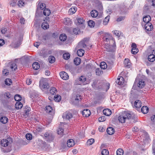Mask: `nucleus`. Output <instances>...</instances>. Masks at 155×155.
<instances>
[{
	"instance_id": "1",
	"label": "nucleus",
	"mask_w": 155,
	"mask_h": 155,
	"mask_svg": "<svg viewBox=\"0 0 155 155\" xmlns=\"http://www.w3.org/2000/svg\"><path fill=\"white\" fill-rule=\"evenodd\" d=\"M118 120L120 122L124 123L127 120H130L132 123H136L138 121L137 116L130 111H124L120 115Z\"/></svg>"
},
{
	"instance_id": "2",
	"label": "nucleus",
	"mask_w": 155,
	"mask_h": 155,
	"mask_svg": "<svg viewBox=\"0 0 155 155\" xmlns=\"http://www.w3.org/2000/svg\"><path fill=\"white\" fill-rule=\"evenodd\" d=\"M13 142L12 139L10 137H8L6 139H3L0 142L2 147H6L10 145Z\"/></svg>"
},
{
	"instance_id": "3",
	"label": "nucleus",
	"mask_w": 155,
	"mask_h": 155,
	"mask_svg": "<svg viewBox=\"0 0 155 155\" xmlns=\"http://www.w3.org/2000/svg\"><path fill=\"white\" fill-rule=\"evenodd\" d=\"M44 135V139L48 142L52 141L54 138V135L51 132H46Z\"/></svg>"
},
{
	"instance_id": "4",
	"label": "nucleus",
	"mask_w": 155,
	"mask_h": 155,
	"mask_svg": "<svg viewBox=\"0 0 155 155\" xmlns=\"http://www.w3.org/2000/svg\"><path fill=\"white\" fill-rule=\"evenodd\" d=\"M82 97L79 94L77 95L73 98V104L74 105H77L78 104L80 101H81Z\"/></svg>"
},
{
	"instance_id": "5",
	"label": "nucleus",
	"mask_w": 155,
	"mask_h": 155,
	"mask_svg": "<svg viewBox=\"0 0 155 155\" xmlns=\"http://www.w3.org/2000/svg\"><path fill=\"white\" fill-rule=\"evenodd\" d=\"M62 117L64 119L70 120L72 118L73 115L72 113L67 111L63 114Z\"/></svg>"
},
{
	"instance_id": "6",
	"label": "nucleus",
	"mask_w": 155,
	"mask_h": 155,
	"mask_svg": "<svg viewBox=\"0 0 155 155\" xmlns=\"http://www.w3.org/2000/svg\"><path fill=\"white\" fill-rule=\"evenodd\" d=\"M22 39L19 38L18 41L13 42L11 44V46L14 48H18L21 44Z\"/></svg>"
},
{
	"instance_id": "7",
	"label": "nucleus",
	"mask_w": 155,
	"mask_h": 155,
	"mask_svg": "<svg viewBox=\"0 0 155 155\" xmlns=\"http://www.w3.org/2000/svg\"><path fill=\"white\" fill-rule=\"evenodd\" d=\"M97 80H95L94 81L93 84L92 85V86L95 89H101L102 88V86L101 84L99 83V85H98L97 84Z\"/></svg>"
},
{
	"instance_id": "8",
	"label": "nucleus",
	"mask_w": 155,
	"mask_h": 155,
	"mask_svg": "<svg viewBox=\"0 0 155 155\" xmlns=\"http://www.w3.org/2000/svg\"><path fill=\"white\" fill-rule=\"evenodd\" d=\"M60 75L61 78L64 80H68L69 78V76L65 72L62 71L60 72Z\"/></svg>"
},
{
	"instance_id": "9",
	"label": "nucleus",
	"mask_w": 155,
	"mask_h": 155,
	"mask_svg": "<svg viewBox=\"0 0 155 155\" xmlns=\"http://www.w3.org/2000/svg\"><path fill=\"white\" fill-rule=\"evenodd\" d=\"M115 45L108 46L105 48L106 50L108 52H113L115 51Z\"/></svg>"
},
{
	"instance_id": "10",
	"label": "nucleus",
	"mask_w": 155,
	"mask_h": 155,
	"mask_svg": "<svg viewBox=\"0 0 155 155\" xmlns=\"http://www.w3.org/2000/svg\"><path fill=\"white\" fill-rule=\"evenodd\" d=\"M40 86L41 89H48L49 87L48 83L46 82L40 81Z\"/></svg>"
},
{
	"instance_id": "11",
	"label": "nucleus",
	"mask_w": 155,
	"mask_h": 155,
	"mask_svg": "<svg viewBox=\"0 0 155 155\" xmlns=\"http://www.w3.org/2000/svg\"><path fill=\"white\" fill-rule=\"evenodd\" d=\"M145 29L147 31H151L153 28L152 25L150 23H147L145 24Z\"/></svg>"
},
{
	"instance_id": "12",
	"label": "nucleus",
	"mask_w": 155,
	"mask_h": 155,
	"mask_svg": "<svg viewBox=\"0 0 155 155\" xmlns=\"http://www.w3.org/2000/svg\"><path fill=\"white\" fill-rule=\"evenodd\" d=\"M90 110L88 109L84 110L82 112V114L84 117H88L90 115Z\"/></svg>"
},
{
	"instance_id": "13",
	"label": "nucleus",
	"mask_w": 155,
	"mask_h": 155,
	"mask_svg": "<svg viewBox=\"0 0 155 155\" xmlns=\"http://www.w3.org/2000/svg\"><path fill=\"white\" fill-rule=\"evenodd\" d=\"M46 111L50 114H52L54 113V110L52 109L51 106L50 105L46 106Z\"/></svg>"
},
{
	"instance_id": "14",
	"label": "nucleus",
	"mask_w": 155,
	"mask_h": 155,
	"mask_svg": "<svg viewBox=\"0 0 155 155\" xmlns=\"http://www.w3.org/2000/svg\"><path fill=\"white\" fill-rule=\"evenodd\" d=\"M124 79L123 77H122L118 78L117 80L116 81V83H117L119 85H122L124 84Z\"/></svg>"
},
{
	"instance_id": "15",
	"label": "nucleus",
	"mask_w": 155,
	"mask_h": 155,
	"mask_svg": "<svg viewBox=\"0 0 155 155\" xmlns=\"http://www.w3.org/2000/svg\"><path fill=\"white\" fill-rule=\"evenodd\" d=\"M124 66L127 68H130L131 66V63L128 59H125L124 61Z\"/></svg>"
},
{
	"instance_id": "16",
	"label": "nucleus",
	"mask_w": 155,
	"mask_h": 155,
	"mask_svg": "<svg viewBox=\"0 0 155 155\" xmlns=\"http://www.w3.org/2000/svg\"><path fill=\"white\" fill-rule=\"evenodd\" d=\"M104 115L107 116H109L111 115V110L108 109H105L103 111Z\"/></svg>"
},
{
	"instance_id": "17",
	"label": "nucleus",
	"mask_w": 155,
	"mask_h": 155,
	"mask_svg": "<svg viewBox=\"0 0 155 155\" xmlns=\"http://www.w3.org/2000/svg\"><path fill=\"white\" fill-rule=\"evenodd\" d=\"M145 85V82L142 79H140L137 84L138 87L140 88H142Z\"/></svg>"
},
{
	"instance_id": "18",
	"label": "nucleus",
	"mask_w": 155,
	"mask_h": 155,
	"mask_svg": "<svg viewBox=\"0 0 155 155\" xmlns=\"http://www.w3.org/2000/svg\"><path fill=\"white\" fill-rule=\"evenodd\" d=\"M64 24L66 25H71L72 23V21L69 18H65L64 19Z\"/></svg>"
},
{
	"instance_id": "19",
	"label": "nucleus",
	"mask_w": 155,
	"mask_h": 155,
	"mask_svg": "<svg viewBox=\"0 0 155 155\" xmlns=\"http://www.w3.org/2000/svg\"><path fill=\"white\" fill-rule=\"evenodd\" d=\"M141 101L139 100H136L134 103V106L137 108H140L141 107Z\"/></svg>"
},
{
	"instance_id": "20",
	"label": "nucleus",
	"mask_w": 155,
	"mask_h": 155,
	"mask_svg": "<svg viewBox=\"0 0 155 155\" xmlns=\"http://www.w3.org/2000/svg\"><path fill=\"white\" fill-rule=\"evenodd\" d=\"M67 145L69 147H72L74 145V140L72 139L68 140L67 142Z\"/></svg>"
},
{
	"instance_id": "21",
	"label": "nucleus",
	"mask_w": 155,
	"mask_h": 155,
	"mask_svg": "<svg viewBox=\"0 0 155 155\" xmlns=\"http://www.w3.org/2000/svg\"><path fill=\"white\" fill-rule=\"evenodd\" d=\"M151 18L149 15L145 16L143 18V20L144 22L146 23H150L149 21L151 20Z\"/></svg>"
},
{
	"instance_id": "22",
	"label": "nucleus",
	"mask_w": 155,
	"mask_h": 155,
	"mask_svg": "<svg viewBox=\"0 0 155 155\" xmlns=\"http://www.w3.org/2000/svg\"><path fill=\"white\" fill-rule=\"evenodd\" d=\"M107 131L109 135H112L114 133V130L113 127H110L107 128Z\"/></svg>"
},
{
	"instance_id": "23",
	"label": "nucleus",
	"mask_w": 155,
	"mask_h": 155,
	"mask_svg": "<svg viewBox=\"0 0 155 155\" xmlns=\"http://www.w3.org/2000/svg\"><path fill=\"white\" fill-rule=\"evenodd\" d=\"M45 7V5L44 3L39 2L37 7V9L42 10Z\"/></svg>"
},
{
	"instance_id": "24",
	"label": "nucleus",
	"mask_w": 155,
	"mask_h": 155,
	"mask_svg": "<svg viewBox=\"0 0 155 155\" xmlns=\"http://www.w3.org/2000/svg\"><path fill=\"white\" fill-rule=\"evenodd\" d=\"M23 106L22 104L20 102H16L15 105V107L17 109H21Z\"/></svg>"
},
{
	"instance_id": "25",
	"label": "nucleus",
	"mask_w": 155,
	"mask_h": 155,
	"mask_svg": "<svg viewBox=\"0 0 155 155\" xmlns=\"http://www.w3.org/2000/svg\"><path fill=\"white\" fill-rule=\"evenodd\" d=\"M148 60L151 62H153L155 60V56L153 54L149 55L148 57Z\"/></svg>"
},
{
	"instance_id": "26",
	"label": "nucleus",
	"mask_w": 155,
	"mask_h": 155,
	"mask_svg": "<svg viewBox=\"0 0 155 155\" xmlns=\"http://www.w3.org/2000/svg\"><path fill=\"white\" fill-rule=\"evenodd\" d=\"M76 20L77 21V25H83L84 24V20L81 18H77Z\"/></svg>"
},
{
	"instance_id": "27",
	"label": "nucleus",
	"mask_w": 155,
	"mask_h": 155,
	"mask_svg": "<svg viewBox=\"0 0 155 155\" xmlns=\"http://www.w3.org/2000/svg\"><path fill=\"white\" fill-rule=\"evenodd\" d=\"M149 110V108L147 107L143 106L142 107L141 109V111L143 114L147 113Z\"/></svg>"
},
{
	"instance_id": "28",
	"label": "nucleus",
	"mask_w": 155,
	"mask_h": 155,
	"mask_svg": "<svg viewBox=\"0 0 155 155\" xmlns=\"http://www.w3.org/2000/svg\"><path fill=\"white\" fill-rule=\"evenodd\" d=\"M43 13L45 16H48L51 13L50 10L48 8H45L44 10Z\"/></svg>"
},
{
	"instance_id": "29",
	"label": "nucleus",
	"mask_w": 155,
	"mask_h": 155,
	"mask_svg": "<svg viewBox=\"0 0 155 155\" xmlns=\"http://www.w3.org/2000/svg\"><path fill=\"white\" fill-rule=\"evenodd\" d=\"M84 50L82 49H80L77 51V55L80 57L82 56L84 54Z\"/></svg>"
},
{
	"instance_id": "30",
	"label": "nucleus",
	"mask_w": 155,
	"mask_h": 155,
	"mask_svg": "<svg viewBox=\"0 0 155 155\" xmlns=\"http://www.w3.org/2000/svg\"><path fill=\"white\" fill-rule=\"evenodd\" d=\"M33 69L35 70L38 69L40 68L39 64L37 62L34 63L32 65Z\"/></svg>"
},
{
	"instance_id": "31",
	"label": "nucleus",
	"mask_w": 155,
	"mask_h": 155,
	"mask_svg": "<svg viewBox=\"0 0 155 155\" xmlns=\"http://www.w3.org/2000/svg\"><path fill=\"white\" fill-rule=\"evenodd\" d=\"M91 15L92 17H96L98 15V12L95 10H92L91 12Z\"/></svg>"
},
{
	"instance_id": "32",
	"label": "nucleus",
	"mask_w": 155,
	"mask_h": 155,
	"mask_svg": "<svg viewBox=\"0 0 155 155\" xmlns=\"http://www.w3.org/2000/svg\"><path fill=\"white\" fill-rule=\"evenodd\" d=\"M110 18V16L109 15H108L105 18L103 21L104 25H106L107 24L109 21Z\"/></svg>"
},
{
	"instance_id": "33",
	"label": "nucleus",
	"mask_w": 155,
	"mask_h": 155,
	"mask_svg": "<svg viewBox=\"0 0 155 155\" xmlns=\"http://www.w3.org/2000/svg\"><path fill=\"white\" fill-rule=\"evenodd\" d=\"M74 62L75 65H79L81 62V59L79 58H76L74 59Z\"/></svg>"
},
{
	"instance_id": "34",
	"label": "nucleus",
	"mask_w": 155,
	"mask_h": 155,
	"mask_svg": "<svg viewBox=\"0 0 155 155\" xmlns=\"http://www.w3.org/2000/svg\"><path fill=\"white\" fill-rule=\"evenodd\" d=\"M49 62L50 63H54L55 61V58L53 56H50L48 58Z\"/></svg>"
},
{
	"instance_id": "35",
	"label": "nucleus",
	"mask_w": 155,
	"mask_h": 155,
	"mask_svg": "<svg viewBox=\"0 0 155 155\" xmlns=\"http://www.w3.org/2000/svg\"><path fill=\"white\" fill-rule=\"evenodd\" d=\"M5 84L7 85H10L12 83V81L11 79L9 78L6 79L5 81Z\"/></svg>"
},
{
	"instance_id": "36",
	"label": "nucleus",
	"mask_w": 155,
	"mask_h": 155,
	"mask_svg": "<svg viewBox=\"0 0 155 155\" xmlns=\"http://www.w3.org/2000/svg\"><path fill=\"white\" fill-rule=\"evenodd\" d=\"M66 38L67 36L65 34H62L60 35L59 37V39L60 40L63 41L66 40Z\"/></svg>"
},
{
	"instance_id": "37",
	"label": "nucleus",
	"mask_w": 155,
	"mask_h": 155,
	"mask_svg": "<svg viewBox=\"0 0 155 155\" xmlns=\"http://www.w3.org/2000/svg\"><path fill=\"white\" fill-rule=\"evenodd\" d=\"M8 119L5 117H2L0 119L1 122L3 124H6L8 121Z\"/></svg>"
},
{
	"instance_id": "38",
	"label": "nucleus",
	"mask_w": 155,
	"mask_h": 155,
	"mask_svg": "<svg viewBox=\"0 0 155 155\" xmlns=\"http://www.w3.org/2000/svg\"><path fill=\"white\" fill-rule=\"evenodd\" d=\"M77 10V8L75 7H72L69 10V12L70 14H72L75 12Z\"/></svg>"
},
{
	"instance_id": "39",
	"label": "nucleus",
	"mask_w": 155,
	"mask_h": 155,
	"mask_svg": "<svg viewBox=\"0 0 155 155\" xmlns=\"http://www.w3.org/2000/svg\"><path fill=\"white\" fill-rule=\"evenodd\" d=\"M58 134L61 135L62 136L64 134V130L61 127L59 128L58 130Z\"/></svg>"
},
{
	"instance_id": "40",
	"label": "nucleus",
	"mask_w": 155,
	"mask_h": 155,
	"mask_svg": "<svg viewBox=\"0 0 155 155\" xmlns=\"http://www.w3.org/2000/svg\"><path fill=\"white\" fill-rule=\"evenodd\" d=\"M100 66L101 69H105L107 68V64L104 62H102L100 63Z\"/></svg>"
},
{
	"instance_id": "41",
	"label": "nucleus",
	"mask_w": 155,
	"mask_h": 155,
	"mask_svg": "<svg viewBox=\"0 0 155 155\" xmlns=\"http://www.w3.org/2000/svg\"><path fill=\"white\" fill-rule=\"evenodd\" d=\"M70 54L69 53H65L63 54V58L65 60H68L70 58Z\"/></svg>"
},
{
	"instance_id": "42",
	"label": "nucleus",
	"mask_w": 155,
	"mask_h": 155,
	"mask_svg": "<svg viewBox=\"0 0 155 155\" xmlns=\"http://www.w3.org/2000/svg\"><path fill=\"white\" fill-rule=\"evenodd\" d=\"M124 153L123 150L121 148L118 149L116 152L117 155H123Z\"/></svg>"
},
{
	"instance_id": "43",
	"label": "nucleus",
	"mask_w": 155,
	"mask_h": 155,
	"mask_svg": "<svg viewBox=\"0 0 155 155\" xmlns=\"http://www.w3.org/2000/svg\"><path fill=\"white\" fill-rule=\"evenodd\" d=\"M10 68L12 71H15L17 69V66L16 64L14 63L11 64Z\"/></svg>"
},
{
	"instance_id": "44",
	"label": "nucleus",
	"mask_w": 155,
	"mask_h": 155,
	"mask_svg": "<svg viewBox=\"0 0 155 155\" xmlns=\"http://www.w3.org/2000/svg\"><path fill=\"white\" fill-rule=\"evenodd\" d=\"M78 46L80 48H85L86 47V45L85 43L84 42V41H81L79 42L78 44Z\"/></svg>"
},
{
	"instance_id": "45",
	"label": "nucleus",
	"mask_w": 155,
	"mask_h": 155,
	"mask_svg": "<svg viewBox=\"0 0 155 155\" xmlns=\"http://www.w3.org/2000/svg\"><path fill=\"white\" fill-rule=\"evenodd\" d=\"M61 97L60 96L58 95H55L54 97V100L55 101L59 102L61 100Z\"/></svg>"
},
{
	"instance_id": "46",
	"label": "nucleus",
	"mask_w": 155,
	"mask_h": 155,
	"mask_svg": "<svg viewBox=\"0 0 155 155\" xmlns=\"http://www.w3.org/2000/svg\"><path fill=\"white\" fill-rule=\"evenodd\" d=\"M49 25L47 23L43 22L41 25L42 28L44 29H46L48 28Z\"/></svg>"
},
{
	"instance_id": "47",
	"label": "nucleus",
	"mask_w": 155,
	"mask_h": 155,
	"mask_svg": "<svg viewBox=\"0 0 155 155\" xmlns=\"http://www.w3.org/2000/svg\"><path fill=\"white\" fill-rule=\"evenodd\" d=\"M95 72L96 75L98 76L103 73L101 69L99 68H97L96 69Z\"/></svg>"
},
{
	"instance_id": "48",
	"label": "nucleus",
	"mask_w": 155,
	"mask_h": 155,
	"mask_svg": "<svg viewBox=\"0 0 155 155\" xmlns=\"http://www.w3.org/2000/svg\"><path fill=\"white\" fill-rule=\"evenodd\" d=\"M14 99L15 101L19 102L21 100V97L19 95L16 94L14 97Z\"/></svg>"
},
{
	"instance_id": "49",
	"label": "nucleus",
	"mask_w": 155,
	"mask_h": 155,
	"mask_svg": "<svg viewBox=\"0 0 155 155\" xmlns=\"http://www.w3.org/2000/svg\"><path fill=\"white\" fill-rule=\"evenodd\" d=\"M31 108L30 107H28L27 106H26L25 108H24V111L25 112V114H29V113L30 111Z\"/></svg>"
},
{
	"instance_id": "50",
	"label": "nucleus",
	"mask_w": 155,
	"mask_h": 155,
	"mask_svg": "<svg viewBox=\"0 0 155 155\" xmlns=\"http://www.w3.org/2000/svg\"><path fill=\"white\" fill-rule=\"evenodd\" d=\"M109 151L106 149H104L102 151L101 154L102 155H108Z\"/></svg>"
},
{
	"instance_id": "51",
	"label": "nucleus",
	"mask_w": 155,
	"mask_h": 155,
	"mask_svg": "<svg viewBox=\"0 0 155 155\" xmlns=\"http://www.w3.org/2000/svg\"><path fill=\"white\" fill-rule=\"evenodd\" d=\"M88 25L91 27H94L95 25L94 22L92 20H90L88 21Z\"/></svg>"
},
{
	"instance_id": "52",
	"label": "nucleus",
	"mask_w": 155,
	"mask_h": 155,
	"mask_svg": "<svg viewBox=\"0 0 155 155\" xmlns=\"http://www.w3.org/2000/svg\"><path fill=\"white\" fill-rule=\"evenodd\" d=\"M25 3L22 0H20L18 2V5L19 7H22L25 5Z\"/></svg>"
},
{
	"instance_id": "53",
	"label": "nucleus",
	"mask_w": 155,
	"mask_h": 155,
	"mask_svg": "<svg viewBox=\"0 0 155 155\" xmlns=\"http://www.w3.org/2000/svg\"><path fill=\"white\" fill-rule=\"evenodd\" d=\"M25 137L26 139L28 140H31L32 139V135L29 133L25 135Z\"/></svg>"
},
{
	"instance_id": "54",
	"label": "nucleus",
	"mask_w": 155,
	"mask_h": 155,
	"mask_svg": "<svg viewBox=\"0 0 155 155\" xmlns=\"http://www.w3.org/2000/svg\"><path fill=\"white\" fill-rule=\"evenodd\" d=\"M94 142V139H89L87 142L88 145H91Z\"/></svg>"
},
{
	"instance_id": "55",
	"label": "nucleus",
	"mask_w": 155,
	"mask_h": 155,
	"mask_svg": "<svg viewBox=\"0 0 155 155\" xmlns=\"http://www.w3.org/2000/svg\"><path fill=\"white\" fill-rule=\"evenodd\" d=\"M56 91H57V90L54 87H51L50 90V93L53 95L54 94Z\"/></svg>"
},
{
	"instance_id": "56",
	"label": "nucleus",
	"mask_w": 155,
	"mask_h": 155,
	"mask_svg": "<svg viewBox=\"0 0 155 155\" xmlns=\"http://www.w3.org/2000/svg\"><path fill=\"white\" fill-rule=\"evenodd\" d=\"M105 117L104 116H101L98 119V120L100 122H103L105 121Z\"/></svg>"
},
{
	"instance_id": "57",
	"label": "nucleus",
	"mask_w": 155,
	"mask_h": 155,
	"mask_svg": "<svg viewBox=\"0 0 155 155\" xmlns=\"http://www.w3.org/2000/svg\"><path fill=\"white\" fill-rule=\"evenodd\" d=\"M113 34L115 35L116 36H117L118 37L120 36V34L119 31L118 30H115L113 31Z\"/></svg>"
},
{
	"instance_id": "58",
	"label": "nucleus",
	"mask_w": 155,
	"mask_h": 155,
	"mask_svg": "<svg viewBox=\"0 0 155 155\" xmlns=\"http://www.w3.org/2000/svg\"><path fill=\"white\" fill-rule=\"evenodd\" d=\"M124 16H120L117 18V22H120L123 20H124Z\"/></svg>"
},
{
	"instance_id": "59",
	"label": "nucleus",
	"mask_w": 155,
	"mask_h": 155,
	"mask_svg": "<svg viewBox=\"0 0 155 155\" xmlns=\"http://www.w3.org/2000/svg\"><path fill=\"white\" fill-rule=\"evenodd\" d=\"M138 51L139 50L138 49H136L135 50H131V52L132 54H135L137 53Z\"/></svg>"
},
{
	"instance_id": "60",
	"label": "nucleus",
	"mask_w": 155,
	"mask_h": 155,
	"mask_svg": "<svg viewBox=\"0 0 155 155\" xmlns=\"http://www.w3.org/2000/svg\"><path fill=\"white\" fill-rule=\"evenodd\" d=\"M86 78L84 77L83 76H81L79 78V80L80 81H81L82 82H84L86 81Z\"/></svg>"
},
{
	"instance_id": "61",
	"label": "nucleus",
	"mask_w": 155,
	"mask_h": 155,
	"mask_svg": "<svg viewBox=\"0 0 155 155\" xmlns=\"http://www.w3.org/2000/svg\"><path fill=\"white\" fill-rule=\"evenodd\" d=\"M131 47L132 48L131 50H135V49H137L136 44L135 43H132Z\"/></svg>"
},
{
	"instance_id": "62",
	"label": "nucleus",
	"mask_w": 155,
	"mask_h": 155,
	"mask_svg": "<svg viewBox=\"0 0 155 155\" xmlns=\"http://www.w3.org/2000/svg\"><path fill=\"white\" fill-rule=\"evenodd\" d=\"M136 16L137 18L135 19L134 18V20H135V24L137 25L139 21V18H138V15L137 14Z\"/></svg>"
},
{
	"instance_id": "63",
	"label": "nucleus",
	"mask_w": 155,
	"mask_h": 155,
	"mask_svg": "<svg viewBox=\"0 0 155 155\" xmlns=\"http://www.w3.org/2000/svg\"><path fill=\"white\" fill-rule=\"evenodd\" d=\"M98 130L99 131L101 132H103L104 131V129L101 126H100L99 127Z\"/></svg>"
},
{
	"instance_id": "64",
	"label": "nucleus",
	"mask_w": 155,
	"mask_h": 155,
	"mask_svg": "<svg viewBox=\"0 0 155 155\" xmlns=\"http://www.w3.org/2000/svg\"><path fill=\"white\" fill-rule=\"evenodd\" d=\"M8 71L6 70H4L2 71V73L4 75H6L8 73Z\"/></svg>"
}]
</instances>
